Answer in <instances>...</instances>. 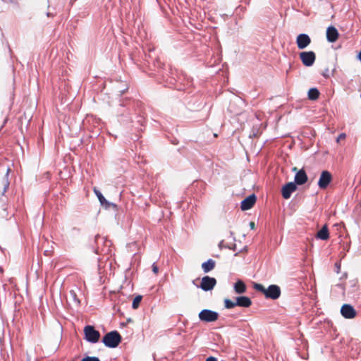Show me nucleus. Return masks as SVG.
<instances>
[{"label":"nucleus","mask_w":361,"mask_h":361,"mask_svg":"<svg viewBox=\"0 0 361 361\" xmlns=\"http://www.w3.org/2000/svg\"><path fill=\"white\" fill-rule=\"evenodd\" d=\"M93 191L95 193V195H97L101 204L109 207V203L107 202V200L105 199V197L102 195V194L100 192V191H99L96 188H94Z\"/></svg>","instance_id":"nucleus-19"},{"label":"nucleus","mask_w":361,"mask_h":361,"mask_svg":"<svg viewBox=\"0 0 361 361\" xmlns=\"http://www.w3.org/2000/svg\"><path fill=\"white\" fill-rule=\"evenodd\" d=\"M9 187V181L8 180L7 176L2 178L0 181V192L1 195H4V193L7 191Z\"/></svg>","instance_id":"nucleus-18"},{"label":"nucleus","mask_w":361,"mask_h":361,"mask_svg":"<svg viewBox=\"0 0 361 361\" xmlns=\"http://www.w3.org/2000/svg\"><path fill=\"white\" fill-rule=\"evenodd\" d=\"M71 294H73L74 295H75V293L73 290H71Z\"/></svg>","instance_id":"nucleus-29"},{"label":"nucleus","mask_w":361,"mask_h":361,"mask_svg":"<svg viewBox=\"0 0 361 361\" xmlns=\"http://www.w3.org/2000/svg\"><path fill=\"white\" fill-rule=\"evenodd\" d=\"M338 32L334 26H329L326 30V39L329 42H335L338 39Z\"/></svg>","instance_id":"nucleus-12"},{"label":"nucleus","mask_w":361,"mask_h":361,"mask_svg":"<svg viewBox=\"0 0 361 361\" xmlns=\"http://www.w3.org/2000/svg\"><path fill=\"white\" fill-rule=\"evenodd\" d=\"M224 305L226 309H231L237 306V304L236 302H235L230 299L226 298L224 300Z\"/></svg>","instance_id":"nucleus-21"},{"label":"nucleus","mask_w":361,"mask_h":361,"mask_svg":"<svg viewBox=\"0 0 361 361\" xmlns=\"http://www.w3.org/2000/svg\"><path fill=\"white\" fill-rule=\"evenodd\" d=\"M332 176L328 171H323L318 181V185L321 189H326L331 182Z\"/></svg>","instance_id":"nucleus-6"},{"label":"nucleus","mask_w":361,"mask_h":361,"mask_svg":"<svg viewBox=\"0 0 361 361\" xmlns=\"http://www.w3.org/2000/svg\"><path fill=\"white\" fill-rule=\"evenodd\" d=\"M254 288L256 290L262 293L267 298L276 300L281 295V289L277 285H270L267 288H266L262 284L255 283Z\"/></svg>","instance_id":"nucleus-1"},{"label":"nucleus","mask_w":361,"mask_h":361,"mask_svg":"<svg viewBox=\"0 0 361 361\" xmlns=\"http://www.w3.org/2000/svg\"><path fill=\"white\" fill-rule=\"evenodd\" d=\"M141 300H142V296L141 295L136 296L133 299V303H132V307L133 309H137L139 307Z\"/></svg>","instance_id":"nucleus-22"},{"label":"nucleus","mask_w":361,"mask_h":361,"mask_svg":"<svg viewBox=\"0 0 361 361\" xmlns=\"http://www.w3.org/2000/svg\"><path fill=\"white\" fill-rule=\"evenodd\" d=\"M234 289L236 293L241 294L245 292L246 286L243 281L239 280L235 283Z\"/></svg>","instance_id":"nucleus-17"},{"label":"nucleus","mask_w":361,"mask_h":361,"mask_svg":"<svg viewBox=\"0 0 361 361\" xmlns=\"http://www.w3.org/2000/svg\"><path fill=\"white\" fill-rule=\"evenodd\" d=\"M346 137L345 133H341L337 138V142H339L341 140H344Z\"/></svg>","instance_id":"nucleus-25"},{"label":"nucleus","mask_w":361,"mask_h":361,"mask_svg":"<svg viewBox=\"0 0 361 361\" xmlns=\"http://www.w3.org/2000/svg\"><path fill=\"white\" fill-rule=\"evenodd\" d=\"M257 200V197L255 194H252L245 198L240 204V208L243 211L250 209L254 204H255Z\"/></svg>","instance_id":"nucleus-11"},{"label":"nucleus","mask_w":361,"mask_h":361,"mask_svg":"<svg viewBox=\"0 0 361 361\" xmlns=\"http://www.w3.org/2000/svg\"><path fill=\"white\" fill-rule=\"evenodd\" d=\"M121 341V336L117 331L107 333L102 338L103 343L109 348L117 347Z\"/></svg>","instance_id":"nucleus-2"},{"label":"nucleus","mask_w":361,"mask_h":361,"mask_svg":"<svg viewBox=\"0 0 361 361\" xmlns=\"http://www.w3.org/2000/svg\"><path fill=\"white\" fill-rule=\"evenodd\" d=\"M81 361H100V360L97 357L86 356Z\"/></svg>","instance_id":"nucleus-23"},{"label":"nucleus","mask_w":361,"mask_h":361,"mask_svg":"<svg viewBox=\"0 0 361 361\" xmlns=\"http://www.w3.org/2000/svg\"><path fill=\"white\" fill-rule=\"evenodd\" d=\"M237 306L249 307L252 305L250 298L247 296H240L236 298Z\"/></svg>","instance_id":"nucleus-14"},{"label":"nucleus","mask_w":361,"mask_h":361,"mask_svg":"<svg viewBox=\"0 0 361 361\" xmlns=\"http://www.w3.org/2000/svg\"><path fill=\"white\" fill-rule=\"evenodd\" d=\"M307 181V176L303 169L298 171L295 176V183L303 185Z\"/></svg>","instance_id":"nucleus-13"},{"label":"nucleus","mask_w":361,"mask_h":361,"mask_svg":"<svg viewBox=\"0 0 361 361\" xmlns=\"http://www.w3.org/2000/svg\"><path fill=\"white\" fill-rule=\"evenodd\" d=\"M85 338L90 343H95L99 341L100 333L93 326L87 325L84 328Z\"/></svg>","instance_id":"nucleus-3"},{"label":"nucleus","mask_w":361,"mask_h":361,"mask_svg":"<svg viewBox=\"0 0 361 361\" xmlns=\"http://www.w3.org/2000/svg\"><path fill=\"white\" fill-rule=\"evenodd\" d=\"M319 97V92L317 88H311L308 91V98L311 100H316Z\"/></svg>","instance_id":"nucleus-20"},{"label":"nucleus","mask_w":361,"mask_h":361,"mask_svg":"<svg viewBox=\"0 0 361 361\" xmlns=\"http://www.w3.org/2000/svg\"><path fill=\"white\" fill-rule=\"evenodd\" d=\"M199 319L202 322H213L219 319V314L210 310H203L199 313Z\"/></svg>","instance_id":"nucleus-4"},{"label":"nucleus","mask_w":361,"mask_h":361,"mask_svg":"<svg viewBox=\"0 0 361 361\" xmlns=\"http://www.w3.org/2000/svg\"><path fill=\"white\" fill-rule=\"evenodd\" d=\"M297 190V185L293 182H289L283 186L281 189L282 197L287 200L291 196V194Z\"/></svg>","instance_id":"nucleus-9"},{"label":"nucleus","mask_w":361,"mask_h":361,"mask_svg":"<svg viewBox=\"0 0 361 361\" xmlns=\"http://www.w3.org/2000/svg\"><path fill=\"white\" fill-rule=\"evenodd\" d=\"M293 170L295 171H297V168H296V167H294V168L293 169Z\"/></svg>","instance_id":"nucleus-30"},{"label":"nucleus","mask_w":361,"mask_h":361,"mask_svg":"<svg viewBox=\"0 0 361 361\" xmlns=\"http://www.w3.org/2000/svg\"><path fill=\"white\" fill-rule=\"evenodd\" d=\"M312 40L308 35L300 34L296 38V44L299 49H304L311 43Z\"/></svg>","instance_id":"nucleus-10"},{"label":"nucleus","mask_w":361,"mask_h":361,"mask_svg":"<svg viewBox=\"0 0 361 361\" xmlns=\"http://www.w3.org/2000/svg\"><path fill=\"white\" fill-rule=\"evenodd\" d=\"M152 271L155 275H157L159 274V267L156 264V263H154L152 266Z\"/></svg>","instance_id":"nucleus-24"},{"label":"nucleus","mask_w":361,"mask_h":361,"mask_svg":"<svg viewBox=\"0 0 361 361\" xmlns=\"http://www.w3.org/2000/svg\"><path fill=\"white\" fill-rule=\"evenodd\" d=\"M359 59H360V60L361 61V50H360V54H359Z\"/></svg>","instance_id":"nucleus-28"},{"label":"nucleus","mask_w":361,"mask_h":361,"mask_svg":"<svg viewBox=\"0 0 361 361\" xmlns=\"http://www.w3.org/2000/svg\"><path fill=\"white\" fill-rule=\"evenodd\" d=\"M316 237L319 239L326 240L329 238V229L326 225H324L317 233Z\"/></svg>","instance_id":"nucleus-15"},{"label":"nucleus","mask_w":361,"mask_h":361,"mask_svg":"<svg viewBox=\"0 0 361 361\" xmlns=\"http://www.w3.org/2000/svg\"><path fill=\"white\" fill-rule=\"evenodd\" d=\"M299 56L302 64L307 67L312 66L316 60V54L312 51L300 52Z\"/></svg>","instance_id":"nucleus-5"},{"label":"nucleus","mask_w":361,"mask_h":361,"mask_svg":"<svg viewBox=\"0 0 361 361\" xmlns=\"http://www.w3.org/2000/svg\"><path fill=\"white\" fill-rule=\"evenodd\" d=\"M216 284V280L213 277L208 276H204L202 279V281L200 287L204 291L212 290Z\"/></svg>","instance_id":"nucleus-7"},{"label":"nucleus","mask_w":361,"mask_h":361,"mask_svg":"<svg viewBox=\"0 0 361 361\" xmlns=\"http://www.w3.org/2000/svg\"><path fill=\"white\" fill-rule=\"evenodd\" d=\"M341 314L345 319H353L356 316V311L352 305L344 304L341 308Z\"/></svg>","instance_id":"nucleus-8"},{"label":"nucleus","mask_w":361,"mask_h":361,"mask_svg":"<svg viewBox=\"0 0 361 361\" xmlns=\"http://www.w3.org/2000/svg\"><path fill=\"white\" fill-rule=\"evenodd\" d=\"M250 227L252 230H254L255 228V224L254 221L250 222Z\"/></svg>","instance_id":"nucleus-26"},{"label":"nucleus","mask_w":361,"mask_h":361,"mask_svg":"<svg viewBox=\"0 0 361 361\" xmlns=\"http://www.w3.org/2000/svg\"><path fill=\"white\" fill-rule=\"evenodd\" d=\"M216 262L214 260L209 259L207 262L202 264V268L204 273L209 272L215 267Z\"/></svg>","instance_id":"nucleus-16"},{"label":"nucleus","mask_w":361,"mask_h":361,"mask_svg":"<svg viewBox=\"0 0 361 361\" xmlns=\"http://www.w3.org/2000/svg\"><path fill=\"white\" fill-rule=\"evenodd\" d=\"M206 361H216V359L214 357H209L207 358Z\"/></svg>","instance_id":"nucleus-27"}]
</instances>
